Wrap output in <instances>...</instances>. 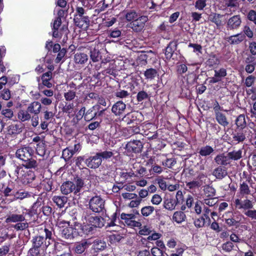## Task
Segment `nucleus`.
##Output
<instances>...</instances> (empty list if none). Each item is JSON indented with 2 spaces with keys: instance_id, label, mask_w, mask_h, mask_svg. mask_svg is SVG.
<instances>
[{
  "instance_id": "1",
  "label": "nucleus",
  "mask_w": 256,
  "mask_h": 256,
  "mask_svg": "<svg viewBox=\"0 0 256 256\" xmlns=\"http://www.w3.org/2000/svg\"><path fill=\"white\" fill-rule=\"evenodd\" d=\"M40 234L41 235L32 238V248L28 251L30 256H38L40 250H46L48 246L55 242L53 235L54 234V228L52 226H44L42 228Z\"/></svg>"
},
{
  "instance_id": "2",
  "label": "nucleus",
  "mask_w": 256,
  "mask_h": 256,
  "mask_svg": "<svg viewBox=\"0 0 256 256\" xmlns=\"http://www.w3.org/2000/svg\"><path fill=\"white\" fill-rule=\"evenodd\" d=\"M16 156L22 162V166L27 169L35 168L38 166L36 157L34 156V150L29 146L18 148Z\"/></svg>"
},
{
  "instance_id": "3",
  "label": "nucleus",
  "mask_w": 256,
  "mask_h": 256,
  "mask_svg": "<svg viewBox=\"0 0 256 256\" xmlns=\"http://www.w3.org/2000/svg\"><path fill=\"white\" fill-rule=\"evenodd\" d=\"M114 156L112 151H100L94 154V155L86 156V166L88 168L96 170L102 164V160H107Z\"/></svg>"
},
{
  "instance_id": "4",
  "label": "nucleus",
  "mask_w": 256,
  "mask_h": 256,
  "mask_svg": "<svg viewBox=\"0 0 256 256\" xmlns=\"http://www.w3.org/2000/svg\"><path fill=\"white\" fill-rule=\"evenodd\" d=\"M234 205L236 210H242L248 218L256 222V210L253 209L252 200L247 198L242 200L238 198L234 201Z\"/></svg>"
},
{
  "instance_id": "5",
  "label": "nucleus",
  "mask_w": 256,
  "mask_h": 256,
  "mask_svg": "<svg viewBox=\"0 0 256 256\" xmlns=\"http://www.w3.org/2000/svg\"><path fill=\"white\" fill-rule=\"evenodd\" d=\"M74 182L71 181H66L60 186V191L63 194L68 195L73 192L74 195L79 194L84 186V180L78 177L74 178Z\"/></svg>"
},
{
  "instance_id": "6",
  "label": "nucleus",
  "mask_w": 256,
  "mask_h": 256,
  "mask_svg": "<svg viewBox=\"0 0 256 256\" xmlns=\"http://www.w3.org/2000/svg\"><path fill=\"white\" fill-rule=\"evenodd\" d=\"M82 220L90 224L94 228H101L104 225V218L100 216H96L90 210H84L82 214Z\"/></svg>"
},
{
  "instance_id": "7",
  "label": "nucleus",
  "mask_w": 256,
  "mask_h": 256,
  "mask_svg": "<svg viewBox=\"0 0 256 256\" xmlns=\"http://www.w3.org/2000/svg\"><path fill=\"white\" fill-rule=\"evenodd\" d=\"M90 210L95 213L104 212L106 210L105 201L100 196H96L92 198L88 202Z\"/></svg>"
},
{
  "instance_id": "8",
  "label": "nucleus",
  "mask_w": 256,
  "mask_h": 256,
  "mask_svg": "<svg viewBox=\"0 0 256 256\" xmlns=\"http://www.w3.org/2000/svg\"><path fill=\"white\" fill-rule=\"evenodd\" d=\"M184 202V196L181 190H178L176 196V198H173L164 199V206L165 208L172 210H174L178 204H182Z\"/></svg>"
},
{
  "instance_id": "9",
  "label": "nucleus",
  "mask_w": 256,
  "mask_h": 256,
  "mask_svg": "<svg viewBox=\"0 0 256 256\" xmlns=\"http://www.w3.org/2000/svg\"><path fill=\"white\" fill-rule=\"evenodd\" d=\"M125 148L128 156H130L132 153H140L143 148V144L140 140H130L126 144Z\"/></svg>"
},
{
  "instance_id": "10",
  "label": "nucleus",
  "mask_w": 256,
  "mask_h": 256,
  "mask_svg": "<svg viewBox=\"0 0 256 256\" xmlns=\"http://www.w3.org/2000/svg\"><path fill=\"white\" fill-rule=\"evenodd\" d=\"M232 138H230L228 142L232 146L236 145L240 143H243L246 140V134L242 130L235 129L232 134Z\"/></svg>"
},
{
  "instance_id": "11",
  "label": "nucleus",
  "mask_w": 256,
  "mask_h": 256,
  "mask_svg": "<svg viewBox=\"0 0 256 256\" xmlns=\"http://www.w3.org/2000/svg\"><path fill=\"white\" fill-rule=\"evenodd\" d=\"M98 105H94L92 108H90L86 112V108L84 106L82 107L78 112V114L80 116H82L81 118L84 117V119L86 122H90L96 118V112L95 110H98Z\"/></svg>"
},
{
  "instance_id": "12",
  "label": "nucleus",
  "mask_w": 256,
  "mask_h": 256,
  "mask_svg": "<svg viewBox=\"0 0 256 256\" xmlns=\"http://www.w3.org/2000/svg\"><path fill=\"white\" fill-rule=\"evenodd\" d=\"M142 116V113L138 111L134 112H128L124 116L122 120L128 124H140L142 120L140 119V117Z\"/></svg>"
},
{
  "instance_id": "13",
  "label": "nucleus",
  "mask_w": 256,
  "mask_h": 256,
  "mask_svg": "<svg viewBox=\"0 0 256 256\" xmlns=\"http://www.w3.org/2000/svg\"><path fill=\"white\" fill-rule=\"evenodd\" d=\"M120 218L124 220L125 224L128 226L140 227L142 226L141 222L136 220L135 214H126L122 212L120 214Z\"/></svg>"
},
{
  "instance_id": "14",
  "label": "nucleus",
  "mask_w": 256,
  "mask_h": 256,
  "mask_svg": "<svg viewBox=\"0 0 256 256\" xmlns=\"http://www.w3.org/2000/svg\"><path fill=\"white\" fill-rule=\"evenodd\" d=\"M90 244L86 240H82L76 244L73 248L74 254H76L77 256H86V254L84 252Z\"/></svg>"
},
{
  "instance_id": "15",
  "label": "nucleus",
  "mask_w": 256,
  "mask_h": 256,
  "mask_svg": "<svg viewBox=\"0 0 256 256\" xmlns=\"http://www.w3.org/2000/svg\"><path fill=\"white\" fill-rule=\"evenodd\" d=\"M82 235L76 228L72 226H66L61 230V236L66 239H73L74 237Z\"/></svg>"
},
{
  "instance_id": "16",
  "label": "nucleus",
  "mask_w": 256,
  "mask_h": 256,
  "mask_svg": "<svg viewBox=\"0 0 256 256\" xmlns=\"http://www.w3.org/2000/svg\"><path fill=\"white\" fill-rule=\"evenodd\" d=\"M148 20V18L146 16H139L138 18L133 21L131 24V28L136 32L142 31L144 27L146 22Z\"/></svg>"
},
{
  "instance_id": "17",
  "label": "nucleus",
  "mask_w": 256,
  "mask_h": 256,
  "mask_svg": "<svg viewBox=\"0 0 256 256\" xmlns=\"http://www.w3.org/2000/svg\"><path fill=\"white\" fill-rule=\"evenodd\" d=\"M24 126L20 122L12 123L6 128L7 134L15 137L22 132Z\"/></svg>"
},
{
  "instance_id": "18",
  "label": "nucleus",
  "mask_w": 256,
  "mask_h": 256,
  "mask_svg": "<svg viewBox=\"0 0 256 256\" xmlns=\"http://www.w3.org/2000/svg\"><path fill=\"white\" fill-rule=\"evenodd\" d=\"M228 14H220L216 13H212L208 16L209 20L214 23L218 28L224 25L226 22V16Z\"/></svg>"
},
{
  "instance_id": "19",
  "label": "nucleus",
  "mask_w": 256,
  "mask_h": 256,
  "mask_svg": "<svg viewBox=\"0 0 256 256\" xmlns=\"http://www.w3.org/2000/svg\"><path fill=\"white\" fill-rule=\"evenodd\" d=\"M126 110V104L122 100L116 102L112 108V112L116 116H123Z\"/></svg>"
},
{
  "instance_id": "20",
  "label": "nucleus",
  "mask_w": 256,
  "mask_h": 256,
  "mask_svg": "<svg viewBox=\"0 0 256 256\" xmlns=\"http://www.w3.org/2000/svg\"><path fill=\"white\" fill-rule=\"evenodd\" d=\"M241 22L240 16H234L228 20L226 28L228 30H230L237 29L240 26Z\"/></svg>"
},
{
  "instance_id": "21",
  "label": "nucleus",
  "mask_w": 256,
  "mask_h": 256,
  "mask_svg": "<svg viewBox=\"0 0 256 256\" xmlns=\"http://www.w3.org/2000/svg\"><path fill=\"white\" fill-rule=\"evenodd\" d=\"M42 108V104L40 102L34 101L28 104L27 110L30 114L36 116L40 114Z\"/></svg>"
},
{
  "instance_id": "22",
  "label": "nucleus",
  "mask_w": 256,
  "mask_h": 256,
  "mask_svg": "<svg viewBox=\"0 0 256 256\" xmlns=\"http://www.w3.org/2000/svg\"><path fill=\"white\" fill-rule=\"evenodd\" d=\"M107 248L105 241L100 239L95 240L92 243V248L96 252H100L104 250Z\"/></svg>"
},
{
  "instance_id": "23",
  "label": "nucleus",
  "mask_w": 256,
  "mask_h": 256,
  "mask_svg": "<svg viewBox=\"0 0 256 256\" xmlns=\"http://www.w3.org/2000/svg\"><path fill=\"white\" fill-rule=\"evenodd\" d=\"M52 78V73L50 71H48L45 73H44L42 76V83L40 84L39 85L42 86L43 87H46L47 88H50L52 86V84L50 82V80Z\"/></svg>"
},
{
  "instance_id": "24",
  "label": "nucleus",
  "mask_w": 256,
  "mask_h": 256,
  "mask_svg": "<svg viewBox=\"0 0 256 256\" xmlns=\"http://www.w3.org/2000/svg\"><path fill=\"white\" fill-rule=\"evenodd\" d=\"M228 174L227 168L225 166H218L212 172V175L218 180H222Z\"/></svg>"
},
{
  "instance_id": "25",
  "label": "nucleus",
  "mask_w": 256,
  "mask_h": 256,
  "mask_svg": "<svg viewBox=\"0 0 256 256\" xmlns=\"http://www.w3.org/2000/svg\"><path fill=\"white\" fill-rule=\"evenodd\" d=\"M32 196V194L23 189L16 188L13 199L14 200H22L25 198H28Z\"/></svg>"
},
{
  "instance_id": "26",
  "label": "nucleus",
  "mask_w": 256,
  "mask_h": 256,
  "mask_svg": "<svg viewBox=\"0 0 256 256\" xmlns=\"http://www.w3.org/2000/svg\"><path fill=\"white\" fill-rule=\"evenodd\" d=\"M252 181L251 178L249 176L246 181L240 183L239 192L242 196H248L250 194V190L247 182H250Z\"/></svg>"
},
{
  "instance_id": "27",
  "label": "nucleus",
  "mask_w": 256,
  "mask_h": 256,
  "mask_svg": "<svg viewBox=\"0 0 256 256\" xmlns=\"http://www.w3.org/2000/svg\"><path fill=\"white\" fill-rule=\"evenodd\" d=\"M80 231H78V232L82 234V235H80V236H82L83 234L88 235L92 234L96 229L93 226L90 225V224L84 222L83 224L80 226Z\"/></svg>"
},
{
  "instance_id": "28",
  "label": "nucleus",
  "mask_w": 256,
  "mask_h": 256,
  "mask_svg": "<svg viewBox=\"0 0 256 256\" xmlns=\"http://www.w3.org/2000/svg\"><path fill=\"white\" fill-rule=\"evenodd\" d=\"M26 220L25 216L24 214H10L8 216L6 219V223L10 222H24Z\"/></svg>"
},
{
  "instance_id": "29",
  "label": "nucleus",
  "mask_w": 256,
  "mask_h": 256,
  "mask_svg": "<svg viewBox=\"0 0 256 256\" xmlns=\"http://www.w3.org/2000/svg\"><path fill=\"white\" fill-rule=\"evenodd\" d=\"M215 118L219 124L224 128L229 124V122L226 114L222 112H217L214 114Z\"/></svg>"
},
{
  "instance_id": "30",
  "label": "nucleus",
  "mask_w": 256,
  "mask_h": 256,
  "mask_svg": "<svg viewBox=\"0 0 256 256\" xmlns=\"http://www.w3.org/2000/svg\"><path fill=\"white\" fill-rule=\"evenodd\" d=\"M35 178V174L34 172L31 170H26V172L24 171L22 177L23 182L28 184H31Z\"/></svg>"
},
{
  "instance_id": "31",
  "label": "nucleus",
  "mask_w": 256,
  "mask_h": 256,
  "mask_svg": "<svg viewBox=\"0 0 256 256\" xmlns=\"http://www.w3.org/2000/svg\"><path fill=\"white\" fill-rule=\"evenodd\" d=\"M235 124L236 125V129L240 130H243L246 127L247 124L244 114H240L237 116L235 120Z\"/></svg>"
},
{
  "instance_id": "32",
  "label": "nucleus",
  "mask_w": 256,
  "mask_h": 256,
  "mask_svg": "<svg viewBox=\"0 0 256 256\" xmlns=\"http://www.w3.org/2000/svg\"><path fill=\"white\" fill-rule=\"evenodd\" d=\"M214 162L219 166H225L230 164V161L228 158V155L220 154L217 155L214 158Z\"/></svg>"
},
{
  "instance_id": "33",
  "label": "nucleus",
  "mask_w": 256,
  "mask_h": 256,
  "mask_svg": "<svg viewBox=\"0 0 256 256\" xmlns=\"http://www.w3.org/2000/svg\"><path fill=\"white\" fill-rule=\"evenodd\" d=\"M140 59L142 61H144V63L146 64H154L157 63L158 61L156 56L153 53L141 55Z\"/></svg>"
},
{
  "instance_id": "34",
  "label": "nucleus",
  "mask_w": 256,
  "mask_h": 256,
  "mask_svg": "<svg viewBox=\"0 0 256 256\" xmlns=\"http://www.w3.org/2000/svg\"><path fill=\"white\" fill-rule=\"evenodd\" d=\"M178 46L176 41L173 40L170 42L166 48L165 54L167 58H170L173 53L176 50Z\"/></svg>"
},
{
  "instance_id": "35",
  "label": "nucleus",
  "mask_w": 256,
  "mask_h": 256,
  "mask_svg": "<svg viewBox=\"0 0 256 256\" xmlns=\"http://www.w3.org/2000/svg\"><path fill=\"white\" fill-rule=\"evenodd\" d=\"M195 169V168H188L184 170L183 174H184L186 180L190 181L194 180V178L198 176V170Z\"/></svg>"
},
{
  "instance_id": "36",
  "label": "nucleus",
  "mask_w": 256,
  "mask_h": 256,
  "mask_svg": "<svg viewBox=\"0 0 256 256\" xmlns=\"http://www.w3.org/2000/svg\"><path fill=\"white\" fill-rule=\"evenodd\" d=\"M242 149H240L238 150H234L232 152H228L227 154L228 158L229 160H234L237 161L240 160L242 157Z\"/></svg>"
},
{
  "instance_id": "37",
  "label": "nucleus",
  "mask_w": 256,
  "mask_h": 256,
  "mask_svg": "<svg viewBox=\"0 0 256 256\" xmlns=\"http://www.w3.org/2000/svg\"><path fill=\"white\" fill-rule=\"evenodd\" d=\"M118 216L119 215L116 212H114L110 216L106 214L104 217L106 218L105 221H107L106 226L111 227L116 226L115 222Z\"/></svg>"
},
{
  "instance_id": "38",
  "label": "nucleus",
  "mask_w": 256,
  "mask_h": 256,
  "mask_svg": "<svg viewBox=\"0 0 256 256\" xmlns=\"http://www.w3.org/2000/svg\"><path fill=\"white\" fill-rule=\"evenodd\" d=\"M16 188L15 187L14 182H9L7 186L4 189L2 193L6 197H13L14 192L16 191Z\"/></svg>"
},
{
  "instance_id": "39",
  "label": "nucleus",
  "mask_w": 256,
  "mask_h": 256,
  "mask_svg": "<svg viewBox=\"0 0 256 256\" xmlns=\"http://www.w3.org/2000/svg\"><path fill=\"white\" fill-rule=\"evenodd\" d=\"M52 200L60 208L64 207L68 202V198L64 196H54Z\"/></svg>"
},
{
  "instance_id": "40",
  "label": "nucleus",
  "mask_w": 256,
  "mask_h": 256,
  "mask_svg": "<svg viewBox=\"0 0 256 256\" xmlns=\"http://www.w3.org/2000/svg\"><path fill=\"white\" fill-rule=\"evenodd\" d=\"M52 202H48L46 204L43 202L42 210L44 216H50L53 212V208H52Z\"/></svg>"
},
{
  "instance_id": "41",
  "label": "nucleus",
  "mask_w": 256,
  "mask_h": 256,
  "mask_svg": "<svg viewBox=\"0 0 256 256\" xmlns=\"http://www.w3.org/2000/svg\"><path fill=\"white\" fill-rule=\"evenodd\" d=\"M184 212L182 210L175 212L172 216V220L178 224H180L185 221L186 216Z\"/></svg>"
},
{
  "instance_id": "42",
  "label": "nucleus",
  "mask_w": 256,
  "mask_h": 256,
  "mask_svg": "<svg viewBox=\"0 0 256 256\" xmlns=\"http://www.w3.org/2000/svg\"><path fill=\"white\" fill-rule=\"evenodd\" d=\"M245 38L246 36L244 34H238L230 36L228 38V41L232 44H237L243 41Z\"/></svg>"
},
{
  "instance_id": "43",
  "label": "nucleus",
  "mask_w": 256,
  "mask_h": 256,
  "mask_svg": "<svg viewBox=\"0 0 256 256\" xmlns=\"http://www.w3.org/2000/svg\"><path fill=\"white\" fill-rule=\"evenodd\" d=\"M184 202V204L182 206L180 210L186 212V208H191L194 204V197L190 194H188L186 198H184V202Z\"/></svg>"
},
{
  "instance_id": "44",
  "label": "nucleus",
  "mask_w": 256,
  "mask_h": 256,
  "mask_svg": "<svg viewBox=\"0 0 256 256\" xmlns=\"http://www.w3.org/2000/svg\"><path fill=\"white\" fill-rule=\"evenodd\" d=\"M208 220H206V218L202 216L194 220V224L196 228H199L206 226H209L210 225L208 224Z\"/></svg>"
},
{
  "instance_id": "45",
  "label": "nucleus",
  "mask_w": 256,
  "mask_h": 256,
  "mask_svg": "<svg viewBox=\"0 0 256 256\" xmlns=\"http://www.w3.org/2000/svg\"><path fill=\"white\" fill-rule=\"evenodd\" d=\"M214 152V148L211 146L206 145L200 148L198 154L200 156H207L212 154Z\"/></svg>"
},
{
  "instance_id": "46",
  "label": "nucleus",
  "mask_w": 256,
  "mask_h": 256,
  "mask_svg": "<svg viewBox=\"0 0 256 256\" xmlns=\"http://www.w3.org/2000/svg\"><path fill=\"white\" fill-rule=\"evenodd\" d=\"M18 118L22 122L29 120L31 118L30 114L27 109L26 110H20L18 114Z\"/></svg>"
},
{
  "instance_id": "47",
  "label": "nucleus",
  "mask_w": 256,
  "mask_h": 256,
  "mask_svg": "<svg viewBox=\"0 0 256 256\" xmlns=\"http://www.w3.org/2000/svg\"><path fill=\"white\" fill-rule=\"evenodd\" d=\"M88 60L87 54L84 53H76L74 55V60L76 64H83Z\"/></svg>"
},
{
  "instance_id": "48",
  "label": "nucleus",
  "mask_w": 256,
  "mask_h": 256,
  "mask_svg": "<svg viewBox=\"0 0 256 256\" xmlns=\"http://www.w3.org/2000/svg\"><path fill=\"white\" fill-rule=\"evenodd\" d=\"M248 166L251 170H256V152H254L250 155Z\"/></svg>"
},
{
  "instance_id": "49",
  "label": "nucleus",
  "mask_w": 256,
  "mask_h": 256,
  "mask_svg": "<svg viewBox=\"0 0 256 256\" xmlns=\"http://www.w3.org/2000/svg\"><path fill=\"white\" fill-rule=\"evenodd\" d=\"M150 98V94L146 91L142 90L138 92L136 95V100L139 102L147 100Z\"/></svg>"
},
{
  "instance_id": "50",
  "label": "nucleus",
  "mask_w": 256,
  "mask_h": 256,
  "mask_svg": "<svg viewBox=\"0 0 256 256\" xmlns=\"http://www.w3.org/2000/svg\"><path fill=\"white\" fill-rule=\"evenodd\" d=\"M86 155L78 156L75 160L76 166L80 169L86 168Z\"/></svg>"
},
{
  "instance_id": "51",
  "label": "nucleus",
  "mask_w": 256,
  "mask_h": 256,
  "mask_svg": "<svg viewBox=\"0 0 256 256\" xmlns=\"http://www.w3.org/2000/svg\"><path fill=\"white\" fill-rule=\"evenodd\" d=\"M6 80L7 81L6 84L10 87L18 82L20 77L18 75H10L8 76H6Z\"/></svg>"
},
{
  "instance_id": "52",
  "label": "nucleus",
  "mask_w": 256,
  "mask_h": 256,
  "mask_svg": "<svg viewBox=\"0 0 256 256\" xmlns=\"http://www.w3.org/2000/svg\"><path fill=\"white\" fill-rule=\"evenodd\" d=\"M74 22L77 26H84V24H88L90 23L89 18L88 16H80V18H74Z\"/></svg>"
},
{
  "instance_id": "53",
  "label": "nucleus",
  "mask_w": 256,
  "mask_h": 256,
  "mask_svg": "<svg viewBox=\"0 0 256 256\" xmlns=\"http://www.w3.org/2000/svg\"><path fill=\"white\" fill-rule=\"evenodd\" d=\"M154 210V208L152 206H145L142 208L141 214L144 217H148L151 215Z\"/></svg>"
},
{
  "instance_id": "54",
  "label": "nucleus",
  "mask_w": 256,
  "mask_h": 256,
  "mask_svg": "<svg viewBox=\"0 0 256 256\" xmlns=\"http://www.w3.org/2000/svg\"><path fill=\"white\" fill-rule=\"evenodd\" d=\"M140 16V14L137 13L134 10H130L125 15L126 20L128 22L134 20H135Z\"/></svg>"
},
{
  "instance_id": "55",
  "label": "nucleus",
  "mask_w": 256,
  "mask_h": 256,
  "mask_svg": "<svg viewBox=\"0 0 256 256\" xmlns=\"http://www.w3.org/2000/svg\"><path fill=\"white\" fill-rule=\"evenodd\" d=\"M204 192L206 197L212 198L216 196V190L212 186H207L204 188Z\"/></svg>"
},
{
  "instance_id": "56",
  "label": "nucleus",
  "mask_w": 256,
  "mask_h": 256,
  "mask_svg": "<svg viewBox=\"0 0 256 256\" xmlns=\"http://www.w3.org/2000/svg\"><path fill=\"white\" fill-rule=\"evenodd\" d=\"M176 163V159L174 158H166L162 162V165L168 168H172Z\"/></svg>"
},
{
  "instance_id": "57",
  "label": "nucleus",
  "mask_w": 256,
  "mask_h": 256,
  "mask_svg": "<svg viewBox=\"0 0 256 256\" xmlns=\"http://www.w3.org/2000/svg\"><path fill=\"white\" fill-rule=\"evenodd\" d=\"M12 228H14L16 231H22L28 228V224L25 220L24 222L16 223V224L13 226Z\"/></svg>"
},
{
  "instance_id": "58",
  "label": "nucleus",
  "mask_w": 256,
  "mask_h": 256,
  "mask_svg": "<svg viewBox=\"0 0 256 256\" xmlns=\"http://www.w3.org/2000/svg\"><path fill=\"white\" fill-rule=\"evenodd\" d=\"M38 87L40 93L48 98H52V97L53 96L54 94V92L52 90L48 89V88H45L44 87H43L41 85H39Z\"/></svg>"
},
{
  "instance_id": "59",
  "label": "nucleus",
  "mask_w": 256,
  "mask_h": 256,
  "mask_svg": "<svg viewBox=\"0 0 256 256\" xmlns=\"http://www.w3.org/2000/svg\"><path fill=\"white\" fill-rule=\"evenodd\" d=\"M115 96L117 98H130L132 101V96L128 91L125 90H120L116 92Z\"/></svg>"
},
{
  "instance_id": "60",
  "label": "nucleus",
  "mask_w": 256,
  "mask_h": 256,
  "mask_svg": "<svg viewBox=\"0 0 256 256\" xmlns=\"http://www.w3.org/2000/svg\"><path fill=\"white\" fill-rule=\"evenodd\" d=\"M157 74V72L155 69L150 68L147 69L144 72V76L148 79L154 78Z\"/></svg>"
},
{
  "instance_id": "61",
  "label": "nucleus",
  "mask_w": 256,
  "mask_h": 256,
  "mask_svg": "<svg viewBox=\"0 0 256 256\" xmlns=\"http://www.w3.org/2000/svg\"><path fill=\"white\" fill-rule=\"evenodd\" d=\"M11 97L10 92L8 88H4L2 91L0 92V100H8Z\"/></svg>"
},
{
  "instance_id": "62",
  "label": "nucleus",
  "mask_w": 256,
  "mask_h": 256,
  "mask_svg": "<svg viewBox=\"0 0 256 256\" xmlns=\"http://www.w3.org/2000/svg\"><path fill=\"white\" fill-rule=\"evenodd\" d=\"M22 166H16L14 170V174L16 178H21L23 173L24 172L22 168Z\"/></svg>"
},
{
  "instance_id": "63",
  "label": "nucleus",
  "mask_w": 256,
  "mask_h": 256,
  "mask_svg": "<svg viewBox=\"0 0 256 256\" xmlns=\"http://www.w3.org/2000/svg\"><path fill=\"white\" fill-rule=\"evenodd\" d=\"M62 156L66 161L70 160L72 157L70 146L62 150Z\"/></svg>"
},
{
  "instance_id": "64",
  "label": "nucleus",
  "mask_w": 256,
  "mask_h": 256,
  "mask_svg": "<svg viewBox=\"0 0 256 256\" xmlns=\"http://www.w3.org/2000/svg\"><path fill=\"white\" fill-rule=\"evenodd\" d=\"M76 96V92L72 90H68L64 93V97L66 101L72 100Z\"/></svg>"
}]
</instances>
